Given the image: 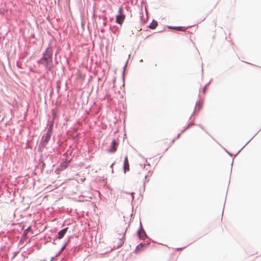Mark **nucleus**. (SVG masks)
<instances>
[{
	"instance_id": "obj_1",
	"label": "nucleus",
	"mask_w": 261,
	"mask_h": 261,
	"mask_svg": "<svg viewBox=\"0 0 261 261\" xmlns=\"http://www.w3.org/2000/svg\"><path fill=\"white\" fill-rule=\"evenodd\" d=\"M39 63L45 66L46 68H50L52 63L51 54L46 50L43 54V57L40 60Z\"/></svg>"
},
{
	"instance_id": "obj_2",
	"label": "nucleus",
	"mask_w": 261,
	"mask_h": 261,
	"mask_svg": "<svg viewBox=\"0 0 261 261\" xmlns=\"http://www.w3.org/2000/svg\"><path fill=\"white\" fill-rule=\"evenodd\" d=\"M118 13L119 14L116 16V22L121 25L125 18V16L123 13V10L122 7L119 8Z\"/></svg>"
},
{
	"instance_id": "obj_3",
	"label": "nucleus",
	"mask_w": 261,
	"mask_h": 261,
	"mask_svg": "<svg viewBox=\"0 0 261 261\" xmlns=\"http://www.w3.org/2000/svg\"><path fill=\"white\" fill-rule=\"evenodd\" d=\"M123 168L125 172L126 171H128L129 170V165L127 156H126L124 159Z\"/></svg>"
},
{
	"instance_id": "obj_4",
	"label": "nucleus",
	"mask_w": 261,
	"mask_h": 261,
	"mask_svg": "<svg viewBox=\"0 0 261 261\" xmlns=\"http://www.w3.org/2000/svg\"><path fill=\"white\" fill-rule=\"evenodd\" d=\"M67 229H68V227H66V228L61 230V231H60L58 234V238L59 239H62L63 238V237L64 236L65 234L66 233Z\"/></svg>"
},
{
	"instance_id": "obj_5",
	"label": "nucleus",
	"mask_w": 261,
	"mask_h": 261,
	"mask_svg": "<svg viewBox=\"0 0 261 261\" xmlns=\"http://www.w3.org/2000/svg\"><path fill=\"white\" fill-rule=\"evenodd\" d=\"M145 245V244L140 243V244H139L136 248V250H135L136 252L138 253L140 252L143 251V248Z\"/></svg>"
},
{
	"instance_id": "obj_6",
	"label": "nucleus",
	"mask_w": 261,
	"mask_h": 261,
	"mask_svg": "<svg viewBox=\"0 0 261 261\" xmlns=\"http://www.w3.org/2000/svg\"><path fill=\"white\" fill-rule=\"evenodd\" d=\"M117 145V143H116L115 140H113L112 143V146L111 148V152H114L116 150V146Z\"/></svg>"
},
{
	"instance_id": "obj_7",
	"label": "nucleus",
	"mask_w": 261,
	"mask_h": 261,
	"mask_svg": "<svg viewBox=\"0 0 261 261\" xmlns=\"http://www.w3.org/2000/svg\"><path fill=\"white\" fill-rule=\"evenodd\" d=\"M138 233L139 237L141 239L144 240L145 239L146 234L144 231L140 230V231H138Z\"/></svg>"
},
{
	"instance_id": "obj_8",
	"label": "nucleus",
	"mask_w": 261,
	"mask_h": 261,
	"mask_svg": "<svg viewBox=\"0 0 261 261\" xmlns=\"http://www.w3.org/2000/svg\"><path fill=\"white\" fill-rule=\"evenodd\" d=\"M158 25V22L156 21L153 20L150 24L149 28L151 29H154Z\"/></svg>"
},
{
	"instance_id": "obj_9",
	"label": "nucleus",
	"mask_w": 261,
	"mask_h": 261,
	"mask_svg": "<svg viewBox=\"0 0 261 261\" xmlns=\"http://www.w3.org/2000/svg\"><path fill=\"white\" fill-rule=\"evenodd\" d=\"M169 28L170 29H176V30H179V31H185V30H186L185 27H169Z\"/></svg>"
},
{
	"instance_id": "obj_10",
	"label": "nucleus",
	"mask_w": 261,
	"mask_h": 261,
	"mask_svg": "<svg viewBox=\"0 0 261 261\" xmlns=\"http://www.w3.org/2000/svg\"><path fill=\"white\" fill-rule=\"evenodd\" d=\"M52 114L53 115V119H54L57 115V111L55 109L53 110H52Z\"/></svg>"
},
{
	"instance_id": "obj_11",
	"label": "nucleus",
	"mask_w": 261,
	"mask_h": 261,
	"mask_svg": "<svg viewBox=\"0 0 261 261\" xmlns=\"http://www.w3.org/2000/svg\"><path fill=\"white\" fill-rule=\"evenodd\" d=\"M169 147V145H166L165 146V148H166L165 150H167L168 149Z\"/></svg>"
},
{
	"instance_id": "obj_12",
	"label": "nucleus",
	"mask_w": 261,
	"mask_h": 261,
	"mask_svg": "<svg viewBox=\"0 0 261 261\" xmlns=\"http://www.w3.org/2000/svg\"><path fill=\"white\" fill-rule=\"evenodd\" d=\"M122 244H123V241H121V245H122Z\"/></svg>"
}]
</instances>
